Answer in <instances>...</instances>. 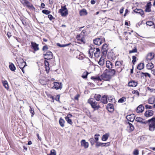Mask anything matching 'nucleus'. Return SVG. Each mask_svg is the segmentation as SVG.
Segmentation results:
<instances>
[{"instance_id": "55", "label": "nucleus", "mask_w": 155, "mask_h": 155, "mask_svg": "<svg viewBox=\"0 0 155 155\" xmlns=\"http://www.w3.org/2000/svg\"><path fill=\"white\" fill-rule=\"evenodd\" d=\"M137 50L136 48L133 49L132 50L130 51H129V53H132L136 52H137Z\"/></svg>"}, {"instance_id": "35", "label": "nucleus", "mask_w": 155, "mask_h": 155, "mask_svg": "<svg viewBox=\"0 0 155 155\" xmlns=\"http://www.w3.org/2000/svg\"><path fill=\"white\" fill-rule=\"evenodd\" d=\"M80 14L81 16L86 15L87 14L86 11L84 9L81 10L80 12Z\"/></svg>"}, {"instance_id": "52", "label": "nucleus", "mask_w": 155, "mask_h": 155, "mask_svg": "<svg viewBox=\"0 0 155 155\" xmlns=\"http://www.w3.org/2000/svg\"><path fill=\"white\" fill-rule=\"evenodd\" d=\"M136 57L135 56H132L133 60L132 61V63L134 64L135 62L136 61Z\"/></svg>"}, {"instance_id": "11", "label": "nucleus", "mask_w": 155, "mask_h": 155, "mask_svg": "<svg viewBox=\"0 0 155 155\" xmlns=\"http://www.w3.org/2000/svg\"><path fill=\"white\" fill-rule=\"evenodd\" d=\"M123 61H117L115 64V65L116 67H117V68H120V70H117V72H120L122 70V69L120 67L122 65V63H123Z\"/></svg>"}, {"instance_id": "57", "label": "nucleus", "mask_w": 155, "mask_h": 155, "mask_svg": "<svg viewBox=\"0 0 155 155\" xmlns=\"http://www.w3.org/2000/svg\"><path fill=\"white\" fill-rule=\"evenodd\" d=\"M60 98V95H58L56 96L55 97V99L56 101H59Z\"/></svg>"}, {"instance_id": "59", "label": "nucleus", "mask_w": 155, "mask_h": 155, "mask_svg": "<svg viewBox=\"0 0 155 155\" xmlns=\"http://www.w3.org/2000/svg\"><path fill=\"white\" fill-rule=\"evenodd\" d=\"M145 108L146 109H151L152 108V106L150 105H146L145 106Z\"/></svg>"}, {"instance_id": "6", "label": "nucleus", "mask_w": 155, "mask_h": 155, "mask_svg": "<svg viewBox=\"0 0 155 155\" xmlns=\"http://www.w3.org/2000/svg\"><path fill=\"white\" fill-rule=\"evenodd\" d=\"M44 55V58L47 60L51 59L53 57L52 53L50 51H48L47 53Z\"/></svg>"}, {"instance_id": "31", "label": "nucleus", "mask_w": 155, "mask_h": 155, "mask_svg": "<svg viewBox=\"0 0 155 155\" xmlns=\"http://www.w3.org/2000/svg\"><path fill=\"white\" fill-rule=\"evenodd\" d=\"M144 68V64L142 63H140L138 65L137 68V69L140 70L143 69Z\"/></svg>"}, {"instance_id": "44", "label": "nucleus", "mask_w": 155, "mask_h": 155, "mask_svg": "<svg viewBox=\"0 0 155 155\" xmlns=\"http://www.w3.org/2000/svg\"><path fill=\"white\" fill-rule=\"evenodd\" d=\"M42 12L46 15H48L51 13V12L47 10H43L42 11Z\"/></svg>"}, {"instance_id": "12", "label": "nucleus", "mask_w": 155, "mask_h": 155, "mask_svg": "<svg viewBox=\"0 0 155 155\" xmlns=\"http://www.w3.org/2000/svg\"><path fill=\"white\" fill-rule=\"evenodd\" d=\"M31 46L35 51H36L39 50L38 45L33 42H31Z\"/></svg>"}, {"instance_id": "46", "label": "nucleus", "mask_w": 155, "mask_h": 155, "mask_svg": "<svg viewBox=\"0 0 155 155\" xmlns=\"http://www.w3.org/2000/svg\"><path fill=\"white\" fill-rule=\"evenodd\" d=\"M88 74V73L87 71L84 72L83 75H82V77L83 78H87V75Z\"/></svg>"}, {"instance_id": "3", "label": "nucleus", "mask_w": 155, "mask_h": 155, "mask_svg": "<svg viewBox=\"0 0 155 155\" xmlns=\"http://www.w3.org/2000/svg\"><path fill=\"white\" fill-rule=\"evenodd\" d=\"M58 13H60L62 17H65L68 15V12L66 5L61 6V8L59 10Z\"/></svg>"}, {"instance_id": "14", "label": "nucleus", "mask_w": 155, "mask_h": 155, "mask_svg": "<svg viewBox=\"0 0 155 155\" xmlns=\"http://www.w3.org/2000/svg\"><path fill=\"white\" fill-rule=\"evenodd\" d=\"M153 114V111L152 110L147 111L144 113V115L146 117H149L152 116Z\"/></svg>"}, {"instance_id": "51", "label": "nucleus", "mask_w": 155, "mask_h": 155, "mask_svg": "<svg viewBox=\"0 0 155 155\" xmlns=\"http://www.w3.org/2000/svg\"><path fill=\"white\" fill-rule=\"evenodd\" d=\"M141 73L142 74L144 75L145 77L148 76L149 78L150 77V75L148 73H144L142 72Z\"/></svg>"}, {"instance_id": "58", "label": "nucleus", "mask_w": 155, "mask_h": 155, "mask_svg": "<svg viewBox=\"0 0 155 155\" xmlns=\"http://www.w3.org/2000/svg\"><path fill=\"white\" fill-rule=\"evenodd\" d=\"M48 17L50 20H51L52 19L54 18L53 17V16L51 15H48Z\"/></svg>"}, {"instance_id": "1", "label": "nucleus", "mask_w": 155, "mask_h": 155, "mask_svg": "<svg viewBox=\"0 0 155 155\" xmlns=\"http://www.w3.org/2000/svg\"><path fill=\"white\" fill-rule=\"evenodd\" d=\"M88 102L91 104L92 107L94 109V110H98L100 108L99 104L94 99L92 98L89 99L88 100Z\"/></svg>"}, {"instance_id": "56", "label": "nucleus", "mask_w": 155, "mask_h": 155, "mask_svg": "<svg viewBox=\"0 0 155 155\" xmlns=\"http://www.w3.org/2000/svg\"><path fill=\"white\" fill-rule=\"evenodd\" d=\"M133 154L134 155H138L139 154V151L137 150H135L133 152Z\"/></svg>"}, {"instance_id": "61", "label": "nucleus", "mask_w": 155, "mask_h": 155, "mask_svg": "<svg viewBox=\"0 0 155 155\" xmlns=\"http://www.w3.org/2000/svg\"><path fill=\"white\" fill-rule=\"evenodd\" d=\"M83 38V37H82V36H81V38L80 39V40H79L78 41H79L81 42H82V43H84V39Z\"/></svg>"}, {"instance_id": "47", "label": "nucleus", "mask_w": 155, "mask_h": 155, "mask_svg": "<svg viewBox=\"0 0 155 155\" xmlns=\"http://www.w3.org/2000/svg\"><path fill=\"white\" fill-rule=\"evenodd\" d=\"M146 25L149 26H151L154 25V24L153 22L152 21H148L146 22Z\"/></svg>"}, {"instance_id": "39", "label": "nucleus", "mask_w": 155, "mask_h": 155, "mask_svg": "<svg viewBox=\"0 0 155 155\" xmlns=\"http://www.w3.org/2000/svg\"><path fill=\"white\" fill-rule=\"evenodd\" d=\"M89 141L92 146H93L94 144V143H96V141L93 138H90L89 139Z\"/></svg>"}, {"instance_id": "32", "label": "nucleus", "mask_w": 155, "mask_h": 155, "mask_svg": "<svg viewBox=\"0 0 155 155\" xmlns=\"http://www.w3.org/2000/svg\"><path fill=\"white\" fill-rule=\"evenodd\" d=\"M2 82L3 85L5 87L6 89H8V85L7 81H2Z\"/></svg>"}, {"instance_id": "21", "label": "nucleus", "mask_w": 155, "mask_h": 155, "mask_svg": "<svg viewBox=\"0 0 155 155\" xmlns=\"http://www.w3.org/2000/svg\"><path fill=\"white\" fill-rule=\"evenodd\" d=\"M101 102L104 104H107V96L106 95L103 96L101 100Z\"/></svg>"}, {"instance_id": "10", "label": "nucleus", "mask_w": 155, "mask_h": 155, "mask_svg": "<svg viewBox=\"0 0 155 155\" xmlns=\"http://www.w3.org/2000/svg\"><path fill=\"white\" fill-rule=\"evenodd\" d=\"M135 117V115L132 114L127 115L126 116V118L129 121L133 122L134 120Z\"/></svg>"}, {"instance_id": "13", "label": "nucleus", "mask_w": 155, "mask_h": 155, "mask_svg": "<svg viewBox=\"0 0 155 155\" xmlns=\"http://www.w3.org/2000/svg\"><path fill=\"white\" fill-rule=\"evenodd\" d=\"M81 146L86 149L89 146V143L87 142L85 140H83L81 141Z\"/></svg>"}, {"instance_id": "53", "label": "nucleus", "mask_w": 155, "mask_h": 155, "mask_svg": "<svg viewBox=\"0 0 155 155\" xmlns=\"http://www.w3.org/2000/svg\"><path fill=\"white\" fill-rule=\"evenodd\" d=\"M86 33V31H85L84 30H83L81 31L80 35L81 36H82V37H83V36L85 35Z\"/></svg>"}, {"instance_id": "54", "label": "nucleus", "mask_w": 155, "mask_h": 155, "mask_svg": "<svg viewBox=\"0 0 155 155\" xmlns=\"http://www.w3.org/2000/svg\"><path fill=\"white\" fill-rule=\"evenodd\" d=\"M30 113L32 114L31 117H32L35 114L33 109L30 107Z\"/></svg>"}, {"instance_id": "17", "label": "nucleus", "mask_w": 155, "mask_h": 155, "mask_svg": "<svg viewBox=\"0 0 155 155\" xmlns=\"http://www.w3.org/2000/svg\"><path fill=\"white\" fill-rule=\"evenodd\" d=\"M107 108L109 112H112L114 111L113 105L112 104H108L107 105Z\"/></svg>"}, {"instance_id": "49", "label": "nucleus", "mask_w": 155, "mask_h": 155, "mask_svg": "<svg viewBox=\"0 0 155 155\" xmlns=\"http://www.w3.org/2000/svg\"><path fill=\"white\" fill-rule=\"evenodd\" d=\"M21 2L24 5H25L26 3L28 2V1L27 0H20Z\"/></svg>"}, {"instance_id": "60", "label": "nucleus", "mask_w": 155, "mask_h": 155, "mask_svg": "<svg viewBox=\"0 0 155 155\" xmlns=\"http://www.w3.org/2000/svg\"><path fill=\"white\" fill-rule=\"evenodd\" d=\"M48 47L46 45L44 46L42 48V50L43 51H45L48 49Z\"/></svg>"}, {"instance_id": "18", "label": "nucleus", "mask_w": 155, "mask_h": 155, "mask_svg": "<svg viewBox=\"0 0 155 155\" xmlns=\"http://www.w3.org/2000/svg\"><path fill=\"white\" fill-rule=\"evenodd\" d=\"M96 48L94 47H91L89 51V53L90 54V56L92 57L93 56L94 52L96 50Z\"/></svg>"}, {"instance_id": "5", "label": "nucleus", "mask_w": 155, "mask_h": 155, "mask_svg": "<svg viewBox=\"0 0 155 155\" xmlns=\"http://www.w3.org/2000/svg\"><path fill=\"white\" fill-rule=\"evenodd\" d=\"M53 87L56 90L61 89L62 87V84L61 82H54Z\"/></svg>"}, {"instance_id": "8", "label": "nucleus", "mask_w": 155, "mask_h": 155, "mask_svg": "<svg viewBox=\"0 0 155 155\" xmlns=\"http://www.w3.org/2000/svg\"><path fill=\"white\" fill-rule=\"evenodd\" d=\"M108 46L106 44H104L102 46L101 51L104 55H106L107 52Z\"/></svg>"}, {"instance_id": "16", "label": "nucleus", "mask_w": 155, "mask_h": 155, "mask_svg": "<svg viewBox=\"0 0 155 155\" xmlns=\"http://www.w3.org/2000/svg\"><path fill=\"white\" fill-rule=\"evenodd\" d=\"M96 50L94 51L93 55L96 58H98L99 57V55L100 53V51L98 48H96Z\"/></svg>"}, {"instance_id": "20", "label": "nucleus", "mask_w": 155, "mask_h": 155, "mask_svg": "<svg viewBox=\"0 0 155 155\" xmlns=\"http://www.w3.org/2000/svg\"><path fill=\"white\" fill-rule=\"evenodd\" d=\"M138 84L137 82L134 81H131L129 82L128 83V85L130 87H135Z\"/></svg>"}, {"instance_id": "37", "label": "nucleus", "mask_w": 155, "mask_h": 155, "mask_svg": "<svg viewBox=\"0 0 155 155\" xmlns=\"http://www.w3.org/2000/svg\"><path fill=\"white\" fill-rule=\"evenodd\" d=\"M101 95L100 94H95L94 96L95 99L97 101H99L101 97Z\"/></svg>"}, {"instance_id": "25", "label": "nucleus", "mask_w": 155, "mask_h": 155, "mask_svg": "<svg viewBox=\"0 0 155 155\" xmlns=\"http://www.w3.org/2000/svg\"><path fill=\"white\" fill-rule=\"evenodd\" d=\"M109 136V133L105 134L102 136L101 140L103 141H106L108 139Z\"/></svg>"}, {"instance_id": "50", "label": "nucleus", "mask_w": 155, "mask_h": 155, "mask_svg": "<svg viewBox=\"0 0 155 155\" xmlns=\"http://www.w3.org/2000/svg\"><path fill=\"white\" fill-rule=\"evenodd\" d=\"M143 119L140 117H137L136 118L135 120L136 121L140 122L141 120H143Z\"/></svg>"}, {"instance_id": "33", "label": "nucleus", "mask_w": 155, "mask_h": 155, "mask_svg": "<svg viewBox=\"0 0 155 155\" xmlns=\"http://www.w3.org/2000/svg\"><path fill=\"white\" fill-rule=\"evenodd\" d=\"M28 3L26 4L25 6H27L28 8L30 9L34 8V7L28 1Z\"/></svg>"}, {"instance_id": "36", "label": "nucleus", "mask_w": 155, "mask_h": 155, "mask_svg": "<svg viewBox=\"0 0 155 155\" xmlns=\"http://www.w3.org/2000/svg\"><path fill=\"white\" fill-rule=\"evenodd\" d=\"M91 79L95 81H101V77H91Z\"/></svg>"}, {"instance_id": "29", "label": "nucleus", "mask_w": 155, "mask_h": 155, "mask_svg": "<svg viewBox=\"0 0 155 155\" xmlns=\"http://www.w3.org/2000/svg\"><path fill=\"white\" fill-rule=\"evenodd\" d=\"M9 68L12 71H15L16 68L14 65L12 63H11L9 66Z\"/></svg>"}, {"instance_id": "41", "label": "nucleus", "mask_w": 155, "mask_h": 155, "mask_svg": "<svg viewBox=\"0 0 155 155\" xmlns=\"http://www.w3.org/2000/svg\"><path fill=\"white\" fill-rule=\"evenodd\" d=\"M70 44H71V43H70L68 44H64V45H61L60 44H59V43H58L57 45L58 46H59L60 47H64L67 46Z\"/></svg>"}, {"instance_id": "45", "label": "nucleus", "mask_w": 155, "mask_h": 155, "mask_svg": "<svg viewBox=\"0 0 155 155\" xmlns=\"http://www.w3.org/2000/svg\"><path fill=\"white\" fill-rule=\"evenodd\" d=\"M47 155H56V152L55 150L54 149L51 150L50 153L48 154Z\"/></svg>"}, {"instance_id": "23", "label": "nucleus", "mask_w": 155, "mask_h": 155, "mask_svg": "<svg viewBox=\"0 0 155 155\" xmlns=\"http://www.w3.org/2000/svg\"><path fill=\"white\" fill-rule=\"evenodd\" d=\"M151 3L149 2L146 6V8L145 10L146 12H151L150 7L151 6Z\"/></svg>"}, {"instance_id": "64", "label": "nucleus", "mask_w": 155, "mask_h": 155, "mask_svg": "<svg viewBox=\"0 0 155 155\" xmlns=\"http://www.w3.org/2000/svg\"><path fill=\"white\" fill-rule=\"evenodd\" d=\"M151 73L155 76V69L152 70Z\"/></svg>"}, {"instance_id": "43", "label": "nucleus", "mask_w": 155, "mask_h": 155, "mask_svg": "<svg viewBox=\"0 0 155 155\" xmlns=\"http://www.w3.org/2000/svg\"><path fill=\"white\" fill-rule=\"evenodd\" d=\"M154 101H153V97H150L148 100V103L150 104H153L154 103Z\"/></svg>"}, {"instance_id": "26", "label": "nucleus", "mask_w": 155, "mask_h": 155, "mask_svg": "<svg viewBox=\"0 0 155 155\" xmlns=\"http://www.w3.org/2000/svg\"><path fill=\"white\" fill-rule=\"evenodd\" d=\"M129 125L127 126V129L129 132H131L133 131L134 129V127L133 125L131 123L128 122Z\"/></svg>"}, {"instance_id": "22", "label": "nucleus", "mask_w": 155, "mask_h": 155, "mask_svg": "<svg viewBox=\"0 0 155 155\" xmlns=\"http://www.w3.org/2000/svg\"><path fill=\"white\" fill-rule=\"evenodd\" d=\"M134 12L136 13L139 14L141 15L143 14V11L140 9H135L134 10Z\"/></svg>"}, {"instance_id": "34", "label": "nucleus", "mask_w": 155, "mask_h": 155, "mask_svg": "<svg viewBox=\"0 0 155 155\" xmlns=\"http://www.w3.org/2000/svg\"><path fill=\"white\" fill-rule=\"evenodd\" d=\"M104 59L102 58L101 57L100 58V60H99L98 61V64H99L101 65H104Z\"/></svg>"}, {"instance_id": "38", "label": "nucleus", "mask_w": 155, "mask_h": 155, "mask_svg": "<svg viewBox=\"0 0 155 155\" xmlns=\"http://www.w3.org/2000/svg\"><path fill=\"white\" fill-rule=\"evenodd\" d=\"M126 101V98L125 97H123L120 98L118 101V102L123 103Z\"/></svg>"}, {"instance_id": "63", "label": "nucleus", "mask_w": 155, "mask_h": 155, "mask_svg": "<svg viewBox=\"0 0 155 155\" xmlns=\"http://www.w3.org/2000/svg\"><path fill=\"white\" fill-rule=\"evenodd\" d=\"M7 35L8 38L12 36L10 32H7Z\"/></svg>"}, {"instance_id": "40", "label": "nucleus", "mask_w": 155, "mask_h": 155, "mask_svg": "<svg viewBox=\"0 0 155 155\" xmlns=\"http://www.w3.org/2000/svg\"><path fill=\"white\" fill-rule=\"evenodd\" d=\"M100 136V135L98 134H96L94 136V140L96 141V143L98 142L99 140V137Z\"/></svg>"}, {"instance_id": "19", "label": "nucleus", "mask_w": 155, "mask_h": 155, "mask_svg": "<svg viewBox=\"0 0 155 155\" xmlns=\"http://www.w3.org/2000/svg\"><path fill=\"white\" fill-rule=\"evenodd\" d=\"M18 64V66L20 69L24 68V67L26 65V63L23 60H22L21 61L20 63L17 62Z\"/></svg>"}, {"instance_id": "15", "label": "nucleus", "mask_w": 155, "mask_h": 155, "mask_svg": "<svg viewBox=\"0 0 155 155\" xmlns=\"http://www.w3.org/2000/svg\"><path fill=\"white\" fill-rule=\"evenodd\" d=\"M144 109V107L142 105H140L137 107L136 111L137 113H140L143 112Z\"/></svg>"}, {"instance_id": "7", "label": "nucleus", "mask_w": 155, "mask_h": 155, "mask_svg": "<svg viewBox=\"0 0 155 155\" xmlns=\"http://www.w3.org/2000/svg\"><path fill=\"white\" fill-rule=\"evenodd\" d=\"M110 142L106 143H102L100 142H97L96 143V146L98 147L99 146H101L102 147H107L110 146Z\"/></svg>"}, {"instance_id": "24", "label": "nucleus", "mask_w": 155, "mask_h": 155, "mask_svg": "<svg viewBox=\"0 0 155 155\" xmlns=\"http://www.w3.org/2000/svg\"><path fill=\"white\" fill-rule=\"evenodd\" d=\"M106 66L109 69H111L113 67V64L110 61H106Z\"/></svg>"}, {"instance_id": "27", "label": "nucleus", "mask_w": 155, "mask_h": 155, "mask_svg": "<svg viewBox=\"0 0 155 155\" xmlns=\"http://www.w3.org/2000/svg\"><path fill=\"white\" fill-rule=\"evenodd\" d=\"M107 70V73L110 75L111 77L112 76L114 75L115 74L116 71L114 69Z\"/></svg>"}, {"instance_id": "9", "label": "nucleus", "mask_w": 155, "mask_h": 155, "mask_svg": "<svg viewBox=\"0 0 155 155\" xmlns=\"http://www.w3.org/2000/svg\"><path fill=\"white\" fill-rule=\"evenodd\" d=\"M93 42L95 45H100L102 43V39L101 38H97L94 39Z\"/></svg>"}, {"instance_id": "42", "label": "nucleus", "mask_w": 155, "mask_h": 155, "mask_svg": "<svg viewBox=\"0 0 155 155\" xmlns=\"http://www.w3.org/2000/svg\"><path fill=\"white\" fill-rule=\"evenodd\" d=\"M65 119L68 123L70 124H72V122L71 121V119H70L69 118V117H65Z\"/></svg>"}, {"instance_id": "28", "label": "nucleus", "mask_w": 155, "mask_h": 155, "mask_svg": "<svg viewBox=\"0 0 155 155\" xmlns=\"http://www.w3.org/2000/svg\"><path fill=\"white\" fill-rule=\"evenodd\" d=\"M154 67V65L152 63H149L146 65V67L148 69H151Z\"/></svg>"}, {"instance_id": "4", "label": "nucleus", "mask_w": 155, "mask_h": 155, "mask_svg": "<svg viewBox=\"0 0 155 155\" xmlns=\"http://www.w3.org/2000/svg\"><path fill=\"white\" fill-rule=\"evenodd\" d=\"M107 70L106 69L104 71V73L101 74V77L102 80L105 81H109L111 78V77L110 75L108 73H107Z\"/></svg>"}, {"instance_id": "2", "label": "nucleus", "mask_w": 155, "mask_h": 155, "mask_svg": "<svg viewBox=\"0 0 155 155\" xmlns=\"http://www.w3.org/2000/svg\"><path fill=\"white\" fill-rule=\"evenodd\" d=\"M146 123H148L149 130L151 131H154L155 129V117L147 121Z\"/></svg>"}, {"instance_id": "30", "label": "nucleus", "mask_w": 155, "mask_h": 155, "mask_svg": "<svg viewBox=\"0 0 155 155\" xmlns=\"http://www.w3.org/2000/svg\"><path fill=\"white\" fill-rule=\"evenodd\" d=\"M64 120L61 117L59 120V123L61 127H64Z\"/></svg>"}, {"instance_id": "62", "label": "nucleus", "mask_w": 155, "mask_h": 155, "mask_svg": "<svg viewBox=\"0 0 155 155\" xmlns=\"http://www.w3.org/2000/svg\"><path fill=\"white\" fill-rule=\"evenodd\" d=\"M124 8L122 7L120 10V14H122L123 13Z\"/></svg>"}, {"instance_id": "48", "label": "nucleus", "mask_w": 155, "mask_h": 155, "mask_svg": "<svg viewBox=\"0 0 155 155\" xmlns=\"http://www.w3.org/2000/svg\"><path fill=\"white\" fill-rule=\"evenodd\" d=\"M21 21L22 22L24 26H26L27 25V22L26 21V20L25 19L22 18V19H21Z\"/></svg>"}]
</instances>
